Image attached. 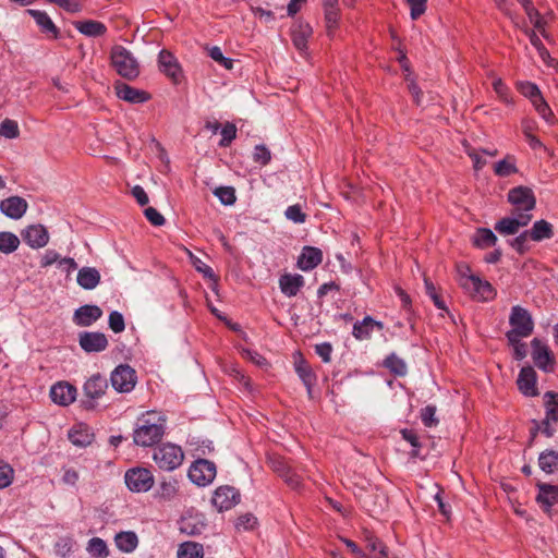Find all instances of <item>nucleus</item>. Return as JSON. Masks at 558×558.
<instances>
[{
  "instance_id": "obj_1",
  "label": "nucleus",
  "mask_w": 558,
  "mask_h": 558,
  "mask_svg": "<svg viewBox=\"0 0 558 558\" xmlns=\"http://www.w3.org/2000/svg\"><path fill=\"white\" fill-rule=\"evenodd\" d=\"M166 416L157 411H148L138 417L133 439L137 446L148 447L158 442L165 434Z\"/></svg>"
},
{
  "instance_id": "obj_2",
  "label": "nucleus",
  "mask_w": 558,
  "mask_h": 558,
  "mask_svg": "<svg viewBox=\"0 0 558 558\" xmlns=\"http://www.w3.org/2000/svg\"><path fill=\"white\" fill-rule=\"evenodd\" d=\"M153 460L159 469L163 471H173L178 469L183 460L184 453L180 446L168 442L154 449Z\"/></svg>"
},
{
  "instance_id": "obj_3",
  "label": "nucleus",
  "mask_w": 558,
  "mask_h": 558,
  "mask_svg": "<svg viewBox=\"0 0 558 558\" xmlns=\"http://www.w3.org/2000/svg\"><path fill=\"white\" fill-rule=\"evenodd\" d=\"M509 324L511 329L506 335L508 340H515V338H526L532 335L534 329V323L531 314L519 305H515L511 308Z\"/></svg>"
},
{
  "instance_id": "obj_4",
  "label": "nucleus",
  "mask_w": 558,
  "mask_h": 558,
  "mask_svg": "<svg viewBox=\"0 0 558 558\" xmlns=\"http://www.w3.org/2000/svg\"><path fill=\"white\" fill-rule=\"evenodd\" d=\"M111 63L121 76L132 80L137 77L140 68L134 56L123 46H114L111 50Z\"/></svg>"
},
{
  "instance_id": "obj_5",
  "label": "nucleus",
  "mask_w": 558,
  "mask_h": 558,
  "mask_svg": "<svg viewBox=\"0 0 558 558\" xmlns=\"http://www.w3.org/2000/svg\"><path fill=\"white\" fill-rule=\"evenodd\" d=\"M461 287L477 301H489L495 296V291L488 281L474 275L463 274L460 277Z\"/></svg>"
},
{
  "instance_id": "obj_6",
  "label": "nucleus",
  "mask_w": 558,
  "mask_h": 558,
  "mask_svg": "<svg viewBox=\"0 0 558 558\" xmlns=\"http://www.w3.org/2000/svg\"><path fill=\"white\" fill-rule=\"evenodd\" d=\"M124 482L132 493H147L154 486L155 477L150 470L135 466L125 472Z\"/></svg>"
},
{
  "instance_id": "obj_7",
  "label": "nucleus",
  "mask_w": 558,
  "mask_h": 558,
  "mask_svg": "<svg viewBox=\"0 0 558 558\" xmlns=\"http://www.w3.org/2000/svg\"><path fill=\"white\" fill-rule=\"evenodd\" d=\"M508 202L514 207V214L526 213L531 214L535 208L536 198L532 189L527 186H517L508 192Z\"/></svg>"
},
{
  "instance_id": "obj_8",
  "label": "nucleus",
  "mask_w": 558,
  "mask_h": 558,
  "mask_svg": "<svg viewBox=\"0 0 558 558\" xmlns=\"http://www.w3.org/2000/svg\"><path fill=\"white\" fill-rule=\"evenodd\" d=\"M216 474L215 463L206 459H197L189 469L190 480L198 486L210 484Z\"/></svg>"
},
{
  "instance_id": "obj_9",
  "label": "nucleus",
  "mask_w": 558,
  "mask_h": 558,
  "mask_svg": "<svg viewBox=\"0 0 558 558\" xmlns=\"http://www.w3.org/2000/svg\"><path fill=\"white\" fill-rule=\"evenodd\" d=\"M110 380L118 392H130L136 385L137 376L130 365L121 364L113 369Z\"/></svg>"
},
{
  "instance_id": "obj_10",
  "label": "nucleus",
  "mask_w": 558,
  "mask_h": 558,
  "mask_svg": "<svg viewBox=\"0 0 558 558\" xmlns=\"http://www.w3.org/2000/svg\"><path fill=\"white\" fill-rule=\"evenodd\" d=\"M532 359L535 365L545 373H550L555 368V355L549 347L538 338L531 341Z\"/></svg>"
},
{
  "instance_id": "obj_11",
  "label": "nucleus",
  "mask_w": 558,
  "mask_h": 558,
  "mask_svg": "<svg viewBox=\"0 0 558 558\" xmlns=\"http://www.w3.org/2000/svg\"><path fill=\"white\" fill-rule=\"evenodd\" d=\"M532 214L512 213L511 217L500 219L495 225V230L501 235L515 234L520 228L526 227L532 220Z\"/></svg>"
},
{
  "instance_id": "obj_12",
  "label": "nucleus",
  "mask_w": 558,
  "mask_h": 558,
  "mask_svg": "<svg viewBox=\"0 0 558 558\" xmlns=\"http://www.w3.org/2000/svg\"><path fill=\"white\" fill-rule=\"evenodd\" d=\"M78 342L87 353L101 352L108 347V339L102 332L84 331L80 333Z\"/></svg>"
},
{
  "instance_id": "obj_13",
  "label": "nucleus",
  "mask_w": 558,
  "mask_h": 558,
  "mask_svg": "<svg viewBox=\"0 0 558 558\" xmlns=\"http://www.w3.org/2000/svg\"><path fill=\"white\" fill-rule=\"evenodd\" d=\"M240 495L234 487L220 486L215 490L213 504L218 511L229 510L239 502Z\"/></svg>"
},
{
  "instance_id": "obj_14",
  "label": "nucleus",
  "mask_w": 558,
  "mask_h": 558,
  "mask_svg": "<svg viewBox=\"0 0 558 558\" xmlns=\"http://www.w3.org/2000/svg\"><path fill=\"white\" fill-rule=\"evenodd\" d=\"M158 64L160 71L178 83L182 77L181 66L177 58L168 50H161L158 56Z\"/></svg>"
},
{
  "instance_id": "obj_15",
  "label": "nucleus",
  "mask_w": 558,
  "mask_h": 558,
  "mask_svg": "<svg viewBox=\"0 0 558 558\" xmlns=\"http://www.w3.org/2000/svg\"><path fill=\"white\" fill-rule=\"evenodd\" d=\"M28 208L25 198L21 196H10L0 202V211L14 220L21 219Z\"/></svg>"
},
{
  "instance_id": "obj_16",
  "label": "nucleus",
  "mask_w": 558,
  "mask_h": 558,
  "mask_svg": "<svg viewBox=\"0 0 558 558\" xmlns=\"http://www.w3.org/2000/svg\"><path fill=\"white\" fill-rule=\"evenodd\" d=\"M24 242L32 248H40L47 245L49 234L41 225H32L22 231Z\"/></svg>"
},
{
  "instance_id": "obj_17",
  "label": "nucleus",
  "mask_w": 558,
  "mask_h": 558,
  "mask_svg": "<svg viewBox=\"0 0 558 558\" xmlns=\"http://www.w3.org/2000/svg\"><path fill=\"white\" fill-rule=\"evenodd\" d=\"M50 398L56 404L70 405L76 399V388L69 383H57L50 389Z\"/></svg>"
},
{
  "instance_id": "obj_18",
  "label": "nucleus",
  "mask_w": 558,
  "mask_h": 558,
  "mask_svg": "<svg viewBox=\"0 0 558 558\" xmlns=\"http://www.w3.org/2000/svg\"><path fill=\"white\" fill-rule=\"evenodd\" d=\"M537 375L536 372L531 366L522 367L518 379L517 385L519 390L526 397H535L538 395V390L536 388Z\"/></svg>"
},
{
  "instance_id": "obj_19",
  "label": "nucleus",
  "mask_w": 558,
  "mask_h": 558,
  "mask_svg": "<svg viewBox=\"0 0 558 558\" xmlns=\"http://www.w3.org/2000/svg\"><path fill=\"white\" fill-rule=\"evenodd\" d=\"M102 316V310L97 305L86 304L77 310L73 314V322L75 325L81 327L92 326Z\"/></svg>"
},
{
  "instance_id": "obj_20",
  "label": "nucleus",
  "mask_w": 558,
  "mask_h": 558,
  "mask_svg": "<svg viewBox=\"0 0 558 558\" xmlns=\"http://www.w3.org/2000/svg\"><path fill=\"white\" fill-rule=\"evenodd\" d=\"M68 437L74 446L87 447L94 440V433L88 425L78 423L69 430Z\"/></svg>"
},
{
  "instance_id": "obj_21",
  "label": "nucleus",
  "mask_w": 558,
  "mask_h": 558,
  "mask_svg": "<svg viewBox=\"0 0 558 558\" xmlns=\"http://www.w3.org/2000/svg\"><path fill=\"white\" fill-rule=\"evenodd\" d=\"M294 369L307 388L308 393H311L312 388L316 383V375L301 353H298L294 356Z\"/></svg>"
},
{
  "instance_id": "obj_22",
  "label": "nucleus",
  "mask_w": 558,
  "mask_h": 558,
  "mask_svg": "<svg viewBox=\"0 0 558 558\" xmlns=\"http://www.w3.org/2000/svg\"><path fill=\"white\" fill-rule=\"evenodd\" d=\"M323 260V253L319 248L305 246L298 258V266L303 271H308L317 267Z\"/></svg>"
},
{
  "instance_id": "obj_23",
  "label": "nucleus",
  "mask_w": 558,
  "mask_h": 558,
  "mask_svg": "<svg viewBox=\"0 0 558 558\" xmlns=\"http://www.w3.org/2000/svg\"><path fill=\"white\" fill-rule=\"evenodd\" d=\"M304 286V278L299 274H284L279 278L281 292L288 296H295Z\"/></svg>"
},
{
  "instance_id": "obj_24",
  "label": "nucleus",
  "mask_w": 558,
  "mask_h": 558,
  "mask_svg": "<svg viewBox=\"0 0 558 558\" xmlns=\"http://www.w3.org/2000/svg\"><path fill=\"white\" fill-rule=\"evenodd\" d=\"M116 93L120 99L131 104H142L149 99V95L146 92L124 83L116 86Z\"/></svg>"
},
{
  "instance_id": "obj_25",
  "label": "nucleus",
  "mask_w": 558,
  "mask_h": 558,
  "mask_svg": "<svg viewBox=\"0 0 558 558\" xmlns=\"http://www.w3.org/2000/svg\"><path fill=\"white\" fill-rule=\"evenodd\" d=\"M375 328L383 330L384 324L373 319L371 316H366L363 320L356 322L353 325L352 335L357 340H366L369 339Z\"/></svg>"
},
{
  "instance_id": "obj_26",
  "label": "nucleus",
  "mask_w": 558,
  "mask_h": 558,
  "mask_svg": "<svg viewBox=\"0 0 558 558\" xmlns=\"http://www.w3.org/2000/svg\"><path fill=\"white\" fill-rule=\"evenodd\" d=\"M537 487L536 500L545 511H549L554 505L558 504V485L538 484Z\"/></svg>"
},
{
  "instance_id": "obj_27",
  "label": "nucleus",
  "mask_w": 558,
  "mask_h": 558,
  "mask_svg": "<svg viewBox=\"0 0 558 558\" xmlns=\"http://www.w3.org/2000/svg\"><path fill=\"white\" fill-rule=\"evenodd\" d=\"M204 517L199 514L184 515L179 522V530L190 536L199 535L205 530Z\"/></svg>"
},
{
  "instance_id": "obj_28",
  "label": "nucleus",
  "mask_w": 558,
  "mask_h": 558,
  "mask_svg": "<svg viewBox=\"0 0 558 558\" xmlns=\"http://www.w3.org/2000/svg\"><path fill=\"white\" fill-rule=\"evenodd\" d=\"M108 388L107 379L99 375H93L85 384H84V393L86 397L96 400L102 397Z\"/></svg>"
},
{
  "instance_id": "obj_29",
  "label": "nucleus",
  "mask_w": 558,
  "mask_h": 558,
  "mask_svg": "<svg viewBox=\"0 0 558 558\" xmlns=\"http://www.w3.org/2000/svg\"><path fill=\"white\" fill-rule=\"evenodd\" d=\"M100 272L95 267H82L76 277L77 284L85 290L95 289L100 282Z\"/></svg>"
},
{
  "instance_id": "obj_30",
  "label": "nucleus",
  "mask_w": 558,
  "mask_h": 558,
  "mask_svg": "<svg viewBox=\"0 0 558 558\" xmlns=\"http://www.w3.org/2000/svg\"><path fill=\"white\" fill-rule=\"evenodd\" d=\"M73 25L75 29L87 37H100L107 32L104 23L94 20L77 21Z\"/></svg>"
},
{
  "instance_id": "obj_31",
  "label": "nucleus",
  "mask_w": 558,
  "mask_h": 558,
  "mask_svg": "<svg viewBox=\"0 0 558 558\" xmlns=\"http://www.w3.org/2000/svg\"><path fill=\"white\" fill-rule=\"evenodd\" d=\"M312 33V27L307 23H300L292 29V41L294 47L299 51H306L307 40L311 37Z\"/></svg>"
},
{
  "instance_id": "obj_32",
  "label": "nucleus",
  "mask_w": 558,
  "mask_h": 558,
  "mask_svg": "<svg viewBox=\"0 0 558 558\" xmlns=\"http://www.w3.org/2000/svg\"><path fill=\"white\" fill-rule=\"evenodd\" d=\"M116 546L123 553H133L138 546V537L135 532L124 531L116 534Z\"/></svg>"
},
{
  "instance_id": "obj_33",
  "label": "nucleus",
  "mask_w": 558,
  "mask_h": 558,
  "mask_svg": "<svg viewBox=\"0 0 558 558\" xmlns=\"http://www.w3.org/2000/svg\"><path fill=\"white\" fill-rule=\"evenodd\" d=\"M27 13L36 21L41 31L51 34L54 37L58 35V28L45 11L27 10Z\"/></svg>"
},
{
  "instance_id": "obj_34",
  "label": "nucleus",
  "mask_w": 558,
  "mask_h": 558,
  "mask_svg": "<svg viewBox=\"0 0 558 558\" xmlns=\"http://www.w3.org/2000/svg\"><path fill=\"white\" fill-rule=\"evenodd\" d=\"M530 234V239L536 242L553 236V226L546 220L535 221L530 230H526Z\"/></svg>"
},
{
  "instance_id": "obj_35",
  "label": "nucleus",
  "mask_w": 558,
  "mask_h": 558,
  "mask_svg": "<svg viewBox=\"0 0 558 558\" xmlns=\"http://www.w3.org/2000/svg\"><path fill=\"white\" fill-rule=\"evenodd\" d=\"M497 242L495 233L487 228H480L473 236V243L480 248H487L494 246Z\"/></svg>"
},
{
  "instance_id": "obj_36",
  "label": "nucleus",
  "mask_w": 558,
  "mask_h": 558,
  "mask_svg": "<svg viewBox=\"0 0 558 558\" xmlns=\"http://www.w3.org/2000/svg\"><path fill=\"white\" fill-rule=\"evenodd\" d=\"M539 468L551 474L558 469V452L555 450H546L539 454L538 458Z\"/></svg>"
},
{
  "instance_id": "obj_37",
  "label": "nucleus",
  "mask_w": 558,
  "mask_h": 558,
  "mask_svg": "<svg viewBox=\"0 0 558 558\" xmlns=\"http://www.w3.org/2000/svg\"><path fill=\"white\" fill-rule=\"evenodd\" d=\"M544 402L546 409L545 418L557 423L558 422V393L547 391L544 395Z\"/></svg>"
},
{
  "instance_id": "obj_38",
  "label": "nucleus",
  "mask_w": 558,
  "mask_h": 558,
  "mask_svg": "<svg viewBox=\"0 0 558 558\" xmlns=\"http://www.w3.org/2000/svg\"><path fill=\"white\" fill-rule=\"evenodd\" d=\"M20 245V239L12 232L2 231L0 232V252L3 254H11L17 250Z\"/></svg>"
},
{
  "instance_id": "obj_39",
  "label": "nucleus",
  "mask_w": 558,
  "mask_h": 558,
  "mask_svg": "<svg viewBox=\"0 0 558 558\" xmlns=\"http://www.w3.org/2000/svg\"><path fill=\"white\" fill-rule=\"evenodd\" d=\"M86 550L94 558H106L109 549L106 542L100 537H93L88 541Z\"/></svg>"
},
{
  "instance_id": "obj_40",
  "label": "nucleus",
  "mask_w": 558,
  "mask_h": 558,
  "mask_svg": "<svg viewBox=\"0 0 558 558\" xmlns=\"http://www.w3.org/2000/svg\"><path fill=\"white\" fill-rule=\"evenodd\" d=\"M203 546L193 542H185L178 549V558H203Z\"/></svg>"
},
{
  "instance_id": "obj_41",
  "label": "nucleus",
  "mask_w": 558,
  "mask_h": 558,
  "mask_svg": "<svg viewBox=\"0 0 558 558\" xmlns=\"http://www.w3.org/2000/svg\"><path fill=\"white\" fill-rule=\"evenodd\" d=\"M384 366L396 376H404L408 372L405 362L395 353H391L385 359Z\"/></svg>"
},
{
  "instance_id": "obj_42",
  "label": "nucleus",
  "mask_w": 558,
  "mask_h": 558,
  "mask_svg": "<svg viewBox=\"0 0 558 558\" xmlns=\"http://www.w3.org/2000/svg\"><path fill=\"white\" fill-rule=\"evenodd\" d=\"M495 173L498 177H509L513 173L518 172V168L515 166V159L513 156L508 155L505 159L498 161L495 165Z\"/></svg>"
},
{
  "instance_id": "obj_43",
  "label": "nucleus",
  "mask_w": 558,
  "mask_h": 558,
  "mask_svg": "<svg viewBox=\"0 0 558 558\" xmlns=\"http://www.w3.org/2000/svg\"><path fill=\"white\" fill-rule=\"evenodd\" d=\"M535 110L537 111V113L550 125L555 124L556 123V118L551 111V109L549 108L548 104L546 102V100L541 97V98H536V100L534 102H532Z\"/></svg>"
},
{
  "instance_id": "obj_44",
  "label": "nucleus",
  "mask_w": 558,
  "mask_h": 558,
  "mask_svg": "<svg viewBox=\"0 0 558 558\" xmlns=\"http://www.w3.org/2000/svg\"><path fill=\"white\" fill-rule=\"evenodd\" d=\"M517 88L523 96L527 97L532 102H534L536 98L543 97L538 87L531 82H518Z\"/></svg>"
},
{
  "instance_id": "obj_45",
  "label": "nucleus",
  "mask_w": 558,
  "mask_h": 558,
  "mask_svg": "<svg viewBox=\"0 0 558 558\" xmlns=\"http://www.w3.org/2000/svg\"><path fill=\"white\" fill-rule=\"evenodd\" d=\"M20 135L19 124L11 119H4L0 123V136L5 138H16Z\"/></svg>"
},
{
  "instance_id": "obj_46",
  "label": "nucleus",
  "mask_w": 558,
  "mask_h": 558,
  "mask_svg": "<svg viewBox=\"0 0 558 558\" xmlns=\"http://www.w3.org/2000/svg\"><path fill=\"white\" fill-rule=\"evenodd\" d=\"M530 239L529 232L525 230L514 239L509 241L510 246L519 254H524L529 251L527 240Z\"/></svg>"
},
{
  "instance_id": "obj_47",
  "label": "nucleus",
  "mask_w": 558,
  "mask_h": 558,
  "mask_svg": "<svg viewBox=\"0 0 558 558\" xmlns=\"http://www.w3.org/2000/svg\"><path fill=\"white\" fill-rule=\"evenodd\" d=\"M208 53L213 60L218 62L220 65H222L227 70H231L233 68V60L230 58H226L221 51V49L217 46L211 47L208 50Z\"/></svg>"
},
{
  "instance_id": "obj_48",
  "label": "nucleus",
  "mask_w": 558,
  "mask_h": 558,
  "mask_svg": "<svg viewBox=\"0 0 558 558\" xmlns=\"http://www.w3.org/2000/svg\"><path fill=\"white\" fill-rule=\"evenodd\" d=\"M215 195L225 205H232L236 199L234 189L230 186H221L216 189Z\"/></svg>"
},
{
  "instance_id": "obj_49",
  "label": "nucleus",
  "mask_w": 558,
  "mask_h": 558,
  "mask_svg": "<svg viewBox=\"0 0 558 558\" xmlns=\"http://www.w3.org/2000/svg\"><path fill=\"white\" fill-rule=\"evenodd\" d=\"M522 7L524 8L530 21L534 24V26L537 28V29H541L542 27V21H541V17H539V14L538 12L536 11V9L534 8V5L532 4V2L530 0H518Z\"/></svg>"
},
{
  "instance_id": "obj_50",
  "label": "nucleus",
  "mask_w": 558,
  "mask_h": 558,
  "mask_svg": "<svg viewBox=\"0 0 558 558\" xmlns=\"http://www.w3.org/2000/svg\"><path fill=\"white\" fill-rule=\"evenodd\" d=\"M177 482L175 481H162L159 485V497L162 499H171L177 494Z\"/></svg>"
},
{
  "instance_id": "obj_51",
  "label": "nucleus",
  "mask_w": 558,
  "mask_h": 558,
  "mask_svg": "<svg viewBox=\"0 0 558 558\" xmlns=\"http://www.w3.org/2000/svg\"><path fill=\"white\" fill-rule=\"evenodd\" d=\"M271 159V154L265 145H256L253 153V160L260 166H266Z\"/></svg>"
},
{
  "instance_id": "obj_52",
  "label": "nucleus",
  "mask_w": 558,
  "mask_h": 558,
  "mask_svg": "<svg viewBox=\"0 0 558 558\" xmlns=\"http://www.w3.org/2000/svg\"><path fill=\"white\" fill-rule=\"evenodd\" d=\"M284 215L287 219L293 221L294 223H303L306 220V215L302 211L301 206L298 204L289 206L286 209Z\"/></svg>"
},
{
  "instance_id": "obj_53",
  "label": "nucleus",
  "mask_w": 558,
  "mask_h": 558,
  "mask_svg": "<svg viewBox=\"0 0 558 558\" xmlns=\"http://www.w3.org/2000/svg\"><path fill=\"white\" fill-rule=\"evenodd\" d=\"M108 324L110 329L116 333L122 332L125 328L124 318L122 314L117 311L110 313Z\"/></svg>"
},
{
  "instance_id": "obj_54",
  "label": "nucleus",
  "mask_w": 558,
  "mask_h": 558,
  "mask_svg": "<svg viewBox=\"0 0 558 558\" xmlns=\"http://www.w3.org/2000/svg\"><path fill=\"white\" fill-rule=\"evenodd\" d=\"M257 519L252 513H245L236 519L235 527L238 530L248 531L255 527Z\"/></svg>"
},
{
  "instance_id": "obj_55",
  "label": "nucleus",
  "mask_w": 558,
  "mask_h": 558,
  "mask_svg": "<svg viewBox=\"0 0 558 558\" xmlns=\"http://www.w3.org/2000/svg\"><path fill=\"white\" fill-rule=\"evenodd\" d=\"M221 141L219 142V145L221 147H227L231 144V142L235 138L236 136V128L234 124L232 123H227L222 130H221Z\"/></svg>"
},
{
  "instance_id": "obj_56",
  "label": "nucleus",
  "mask_w": 558,
  "mask_h": 558,
  "mask_svg": "<svg viewBox=\"0 0 558 558\" xmlns=\"http://www.w3.org/2000/svg\"><path fill=\"white\" fill-rule=\"evenodd\" d=\"M325 11V22L328 34L331 35L333 31L338 26L339 21V9L324 10Z\"/></svg>"
},
{
  "instance_id": "obj_57",
  "label": "nucleus",
  "mask_w": 558,
  "mask_h": 558,
  "mask_svg": "<svg viewBox=\"0 0 558 558\" xmlns=\"http://www.w3.org/2000/svg\"><path fill=\"white\" fill-rule=\"evenodd\" d=\"M529 37H530V43L537 49L542 60L549 64V60L550 61H553V60L550 59L549 52L544 47L542 40L536 35V33L532 32Z\"/></svg>"
},
{
  "instance_id": "obj_58",
  "label": "nucleus",
  "mask_w": 558,
  "mask_h": 558,
  "mask_svg": "<svg viewBox=\"0 0 558 558\" xmlns=\"http://www.w3.org/2000/svg\"><path fill=\"white\" fill-rule=\"evenodd\" d=\"M422 422L425 426L432 427L438 423V420L436 418V409L435 407L427 405L422 410L421 413Z\"/></svg>"
},
{
  "instance_id": "obj_59",
  "label": "nucleus",
  "mask_w": 558,
  "mask_h": 558,
  "mask_svg": "<svg viewBox=\"0 0 558 558\" xmlns=\"http://www.w3.org/2000/svg\"><path fill=\"white\" fill-rule=\"evenodd\" d=\"M14 471L5 463H0V488L8 487L13 480Z\"/></svg>"
},
{
  "instance_id": "obj_60",
  "label": "nucleus",
  "mask_w": 558,
  "mask_h": 558,
  "mask_svg": "<svg viewBox=\"0 0 558 558\" xmlns=\"http://www.w3.org/2000/svg\"><path fill=\"white\" fill-rule=\"evenodd\" d=\"M144 215L146 219L153 225V226H162L165 225V218L154 207H147L144 210Z\"/></svg>"
},
{
  "instance_id": "obj_61",
  "label": "nucleus",
  "mask_w": 558,
  "mask_h": 558,
  "mask_svg": "<svg viewBox=\"0 0 558 558\" xmlns=\"http://www.w3.org/2000/svg\"><path fill=\"white\" fill-rule=\"evenodd\" d=\"M315 352L324 363H329L331 361L332 345L329 342L318 343L315 345Z\"/></svg>"
},
{
  "instance_id": "obj_62",
  "label": "nucleus",
  "mask_w": 558,
  "mask_h": 558,
  "mask_svg": "<svg viewBox=\"0 0 558 558\" xmlns=\"http://www.w3.org/2000/svg\"><path fill=\"white\" fill-rule=\"evenodd\" d=\"M411 8V19L417 20L426 10L427 0H408Z\"/></svg>"
},
{
  "instance_id": "obj_63",
  "label": "nucleus",
  "mask_w": 558,
  "mask_h": 558,
  "mask_svg": "<svg viewBox=\"0 0 558 558\" xmlns=\"http://www.w3.org/2000/svg\"><path fill=\"white\" fill-rule=\"evenodd\" d=\"M48 1L51 3H56L57 5H59L60 8H62L63 10H65L66 12H70V13H77L82 9L80 2L74 1V0H48Z\"/></svg>"
},
{
  "instance_id": "obj_64",
  "label": "nucleus",
  "mask_w": 558,
  "mask_h": 558,
  "mask_svg": "<svg viewBox=\"0 0 558 558\" xmlns=\"http://www.w3.org/2000/svg\"><path fill=\"white\" fill-rule=\"evenodd\" d=\"M493 88L502 101L507 104L510 102L508 87L505 85L501 78L494 80Z\"/></svg>"
}]
</instances>
